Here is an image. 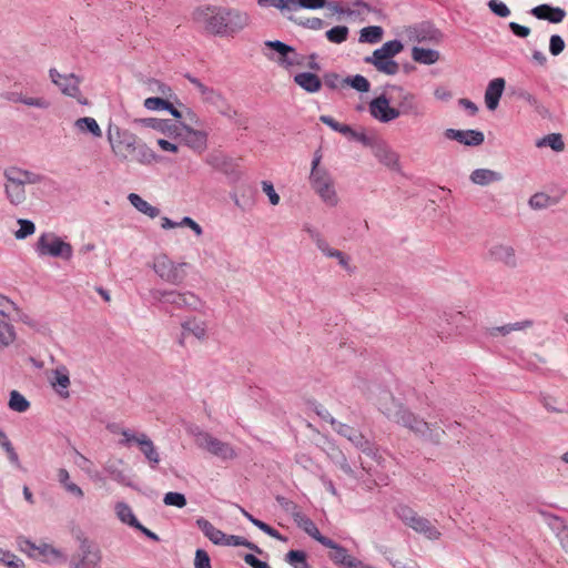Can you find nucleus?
Returning a JSON list of instances; mask_svg holds the SVG:
<instances>
[{"mask_svg": "<svg viewBox=\"0 0 568 568\" xmlns=\"http://www.w3.org/2000/svg\"><path fill=\"white\" fill-rule=\"evenodd\" d=\"M291 21H293L295 24L301 26L306 29L311 30H321L324 27V21L320 18H294L288 17Z\"/></svg>", "mask_w": 568, "mask_h": 568, "instance_id": "48", "label": "nucleus"}, {"mask_svg": "<svg viewBox=\"0 0 568 568\" xmlns=\"http://www.w3.org/2000/svg\"><path fill=\"white\" fill-rule=\"evenodd\" d=\"M555 521L561 525V529L558 531V538L561 547L568 554V526L564 525V521L559 517H555Z\"/></svg>", "mask_w": 568, "mask_h": 568, "instance_id": "63", "label": "nucleus"}, {"mask_svg": "<svg viewBox=\"0 0 568 568\" xmlns=\"http://www.w3.org/2000/svg\"><path fill=\"white\" fill-rule=\"evenodd\" d=\"M368 110L371 115L382 123H389L398 118V112L395 106H390V100L386 94L374 98L368 104Z\"/></svg>", "mask_w": 568, "mask_h": 568, "instance_id": "16", "label": "nucleus"}, {"mask_svg": "<svg viewBox=\"0 0 568 568\" xmlns=\"http://www.w3.org/2000/svg\"><path fill=\"white\" fill-rule=\"evenodd\" d=\"M115 513L118 518L123 523L131 527H138L139 520L134 516L131 507L123 501H120L115 505Z\"/></svg>", "mask_w": 568, "mask_h": 568, "instance_id": "40", "label": "nucleus"}, {"mask_svg": "<svg viewBox=\"0 0 568 568\" xmlns=\"http://www.w3.org/2000/svg\"><path fill=\"white\" fill-rule=\"evenodd\" d=\"M3 176L7 182L19 183L22 186L26 184H38L44 180V176L28 170L20 169L18 166H9L4 170Z\"/></svg>", "mask_w": 568, "mask_h": 568, "instance_id": "21", "label": "nucleus"}, {"mask_svg": "<svg viewBox=\"0 0 568 568\" xmlns=\"http://www.w3.org/2000/svg\"><path fill=\"white\" fill-rule=\"evenodd\" d=\"M404 49L400 40L394 39L385 42L381 48L373 51L372 55L364 58V62L372 64L375 69L387 75H395L399 71V64L394 57L399 54Z\"/></svg>", "mask_w": 568, "mask_h": 568, "instance_id": "4", "label": "nucleus"}, {"mask_svg": "<svg viewBox=\"0 0 568 568\" xmlns=\"http://www.w3.org/2000/svg\"><path fill=\"white\" fill-rule=\"evenodd\" d=\"M293 516L297 526L302 528L308 536L315 539V536L320 534L315 523L301 511L295 513Z\"/></svg>", "mask_w": 568, "mask_h": 568, "instance_id": "42", "label": "nucleus"}, {"mask_svg": "<svg viewBox=\"0 0 568 568\" xmlns=\"http://www.w3.org/2000/svg\"><path fill=\"white\" fill-rule=\"evenodd\" d=\"M412 58L418 63L430 65L439 60L440 53L434 49L414 47L412 49Z\"/></svg>", "mask_w": 568, "mask_h": 568, "instance_id": "34", "label": "nucleus"}, {"mask_svg": "<svg viewBox=\"0 0 568 568\" xmlns=\"http://www.w3.org/2000/svg\"><path fill=\"white\" fill-rule=\"evenodd\" d=\"M20 549L27 552L30 557L42 560L44 562L65 561L67 557L57 548L49 544H41L37 546L29 539H21L19 541Z\"/></svg>", "mask_w": 568, "mask_h": 568, "instance_id": "15", "label": "nucleus"}, {"mask_svg": "<svg viewBox=\"0 0 568 568\" xmlns=\"http://www.w3.org/2000/svg\"><path fill=\"white\" fill-rule=\"evenodd\" d=\"M505 84L504 78H496L488 83L485 91V103L488 110L494 111L498 106Z\"/></svg>", "mask_w": 568, "mask_h": 568, "instance_id": "25", "label": "nucleus"}, {"mask_svg": "<svg viewBox=\"0 0 568 568\" xmlns=\"http://www.w3.org/2000/svg\"><path fill=\"white\" fill-rule=\"evenodd\" d=\"M294 82L307 93L318 92L322 88L321 78L313 72H300L294 75Z\"/></svg>", "mask_w": 568, "mask_h": 568, "instance_id": "29", "label": "nucleus"}, {"mask_svg": "<svg viewBox=\"0 0 568 568\" xmlns=\"http://www.w3.org/2000/svg\"><path fill=\"white\" fill-rule=\"evenodd\" d=\"M183 335H193L195 338L203 341L206 337V322L195 317L187 318L181 323Z\"/></svg>", "mask_w": 568, "mask_h": 568, "instance_id": "31", "label": "nucleus"}, {"mask_svg": "<svg viewBox=\"0 0 568 568\" xmlns=\"http://www.w3.org/2000/svg\"><path fill=\"white\" fill-rule=\"evenodd\" d=\"M384 34V30L379 26L365 27L359 31L358 41L362 43H378Z\"/></svg>", "mask_w": 568, "mask_h": 568, "instance_id": "39", "label": "nucleus"}, {"mask_svg": "<svg viewBox=\"0 0 568 568\" xmlns=\"http://www.w3.org/2000/svg\"><path fill=\"white\" fill-rule=\"evenodd\" d=\"M6 193L11 204L19 205L26 200L24 186L21 184L7 182Z\"/></svg>", "mask_w": 568, "mask_h": 568, "instance_id": "41", "label": "nucleus"}, {"mask_svg": "<svg viewBox=\"0 0 568 568\" xmlns=\"http://www.w3.org/2000/svg\"><path fill=\"white\" fill-rule=\"evenodd\" d=\"M565 49V41L558 34H552L549 39V52L552 55H559Z\"/></svg>", "mask_w": 568, "mask_h": 568, "instance_id": "59", "label": "nucleus"}, {"mask_svg": "<svg viewBox=\"0 0 568 568\" xmlns=\"http://www.w3.org/2000/svg\"><path fill=\"white\" fill-rule=\"evenodd\" d=\"M322 156L316 153L312 161L310 182L314 191L326 205L336 206L338 197L334 187V182L331 174L325 169L318 168Z\"/></svg>", "mask_w": 568, "mask_h": 568, "instance_id": "5", "label": "nucleus"}, {"mask_svg": "<svg viewBox=\"0 0 568 568\" xmlns=\"http://www.w3.org/2000/svg\"><path fill=\"white\" fill-rule=\"evenodd\" d=\"M141 123L145 124L149 128H152L154 130L165 132L169 130L170 125L169 123H172L171 120H163V119H156V118H148V119H141L139 120Z\"/></svg>", "mask_w": 568, "mask_h": 568, "instance_id": "55", "label": "nucleus"}, {"mask_svg": "<svg viewBox=\"0 0 568 568\" xmlns=\"http://www.w3.org/2000/svg\"><path fill=\"white\" fill-rule=\"evenodd\" d=\"M9 407L14 412L24 413L29 409L30 403L18 390H12L10 393Z\"/></svg>", "mask_w": 568, "mask_h": 568, "instance_id": "46", "label": "nucleus"}, {"mask_svg": "<svg viewBox=\"0 0 568 568\" xmlns=\"http://www.w3.org/2000/svg\"><path fill=\"white\" fill-rule=\"evenodd\" d=\"M262 189L266 193V195L268 196L270 203L272 205H277L280 203V195L275 192L272 182L263 181L262 182Z\"/></svg>", "mask_w": 568, "mask_h": 568, "instance_id": "62", "label": "nucleus"}, {"mask_svg": "<svg viewBox=\"0 0 568 568\" xmlns=\"http://www.w3.org/2000/svg\"><path fill=\"white\" fill-rule=\"evenodd\" d=\"M444 136L448 140L457 141L460 144L467 146H478L483 144L485 140L484 133L478 130L446 129L444 132Z\"/></svg>", "mask_w": 568, "mask_h": 568, "instance_id": "20", "label": "nucleus"}, {"mask_svg": "<svg viewBox=\"0 0 568 568\" xmlns=\"http://www.w3.org/2000/svg\"><path fill=\"white\" fill-rule=\"evenodd\" d=\"M181 132L178 135L183 143L196 152H203L207 146V134L204 131L194 130L185 122H180Z\"/></svg>", "mask_w": 568, "mask_h": 568, "instance_id": "19", "label": "nucleus"}, {"mask_svg": "<svg viewBox=\"0 0 568 568\" xmlns=\"http://www.w3.org/2000/svg\"><path fill=\"white\" fill-rule=\"evenodd\" d=\"M18 223L20 227L14 233L18 240H23L34 233L36 225L32 221L20 219Z\"/></svg>", "mask_w": 568, "mask_h": 568, "instance_id": "49", "label": "nucleus"}, {"mask_svg": "<svg viewBox=\"0 0 568 568\" xmlns=\"http://www.w3.org/2000/svg\"><path fill=\"white\" fill-rule=\"evenodd\" d=\"M264 44L278 54V57L270 55L267 59L275 61L280 67L284 69H287V61L290 59V54L294 53V48L280 40H267Z\"/></svg>", "mask_w": 568, "mask_h": 568, "instance_id": "27", "label": "nucleus"}, {"mask_svg": "<svg viewBox=\"0 0 568 568\" xmlns=\"http://www.w3.org/2000/svg\"><path fill=\"white\" fill-rule=\"evenodd\" d=\"M34 250L40 257L51 256L69 261L73 255L71 244L64 242L54 233H42L36 243Z\"/></svg>", "mask_w": 568, "mask_h": 568, "instance_id": "7", "label": "nucleus"}, {"mask_svg": "<svg viewBox=\"0 0 568 568\" xmlns=\"http://www.w3.org/2000/svg\"><path fill=\"white\" fill-rule=\"evenodd\" d=\"M51 384L62 398H69L70 376L65 366L58 367L53 371Z\"/></svg>", "mask_w": 568, "mask_h": 568, "instance_id": "28", "label": "nucleus"}, {"mask_svg": "<svg viewBox=\"0 0 568 568\" xmlns=\"http://www.w3.org/2000/svg\"><path fill=\"white\" fill-rule=\"evenodd\" d=\"M185 78L200 91L204 101L211 103L214 106H220V103L225 104V99L220 92L213 88L206 87L197 78L191 74H186Z\"/></svg>", "mask_w": 568, "mask_h": 568, "instance_id": "26", "label": "nucleus"}, {"mask_svg": "<svg viewBox=\"0 0 568 568\" xmlns=\"http://www.w3.org/2000/svg\"><path fill=\"white\" fill-rule=\"evenodd\" d=\"M488 8L490 11L500 18H506L510 14L509 8L500 0H489Z\"/></svg>", "mask_w": 568, "mask_h": 568, "instance_id": "57", "label": "nucleus"}, {"mask_svg": "<svg viewBox=\"0 0 568 568\" xmlns=\"http://www.w3.org/2000/svg\"><path fill=\"white\" fill-rule=\"evenodd\" d=\"M106 138L112 152L122 160L128 159V153L135 148L138 141L135 134L112 123L108 126Z\"/></svg>", "mask_w": 568, "mask_h": 568, "instance_id": "10", "label": "nucleus"}, {"mask_svg": "<svg viewBox=\"0 0 568 568\" xmlns=\"http://www.w3.org/2000/svg\"><path fill=\"white\" fill-rule=\"evenodd\" d=\"M49 75L51 81L59 87L64 95L77 99V101L82 105H87L89 103L88 100L81 95V80L78 75L74 73L61 74L54 68L49 70Z\"/></svg>", "mask_w": 568, "mask_h": 568, "instance_id": "14", "label": "nucleus"}, {"mask_svg": "<svg viewBox=\"0 0 568 568\" xmlns=\"http://www.w3.org/2000/svg\"><path fill=\"white\" fill-rule=\"evenodd\" d=\"M194 567L212 568L210 556L204 549H197L195 551Z\"/></svg>", "mask_w": 568, "mask_h": 568, "instance_id": "61", "label": "nucleus"}, {"mask_svg": "<svg viewBox=\"0 0 568 568\" xmlns=\"http://www.w3.org/2000/svg\"><path fill=\"white\" fill-rule=\"evenodd\" d=\"M377 405L381 413L389 420L409 429L425 442L434 445L440 444L445 430L440 427H435V425L429 424L424 418L410 412L403 404L397 402L392 393L383 390Z\"/></svg>", "mask_w": 568, "mask_h": 568, "instance_id": "2", "label": "nucleus"}, {"mask_svg": "<svg viewBox=\"0 0 568 568\" xmlns=\"http://www.w3.org/2000/svg\"><path fill=\"white\" fill-rule=\"evenodd\" d=\"M395 515L409 528L424 535L430 540H438L440 531L425 517L419 516L407 505H398L394 509Z\"/></svg>", "mask_w": 568, "mask_h": 568, "instance_id": "6", "label": "nucleus"}, {"mask_svg": "<svg viewBox=\"0 0 568 568\" xmlns=\"http://www.w3.org/2000/svg\"><path fill=\"white\" fill-rule=\"evenodd\" d=\"M79 557V560L73 564V568H99L101 561L100 549L87 538L80 539Z\"/></svg>", "mask_w": 568, "mask_h": 568, "instance_id": "17", "label": "nucleus"}, {"mask_svg": "<svg viewBox=\"0 0 568 568\" xmlns=\"http://www.w3.org/2000/svg\"><path fill=\"white\" fill-rule=\"evenodd\" d=\"M123 439L120 442L124 446H130L135 443L141 453L144 455L152 469H156L160 463V455L153 442L148 437L146 434H134L130 429L122 430Z\"/></svg>", "mask_w": 568, "mask_h": 568, "instance_id": "11", "label": "nucleus"}, {"mask_svg": "<svg viewBox=\"0 0 568 568\" xmlns=\"http://www.w3.org/2000/svg\"><path fill=\"white\" fill-rule=\"evenodd\" d=\"M374 156L393 171H399V155L385 141L376 139L371 145Z\"/></svg>", "mask_w": 568, "mask_h": 568, "instance_id": "18", "label": "nucleus"}, {"mask_svg": "<svg viewBox=\"0 0 568 568\" xmlns=\"http://www.w3.org/2000/svg\"><path fill=\"white\" fill-rule=\"evenodd\" d=\"M16 339L13 326L7 321L6 314L0 312V348L9 346Z\"/></svg>", "mask_w": 568, "mask_h": 568, "instance_id": "37", "label": "nucleus"}, {"mask_svg": "<svg viewBox=\"0 0 568 568\" xmlns=\"http://www.w3.org/2000/svg\"><path fill=\"white\" fill-rule=\"evenodd\" d=\"M128 200L131 205L134 206L139 212L148 215L151 219L160 215V210L143 200L139 194L130 193Z\"/></svg>", "mask_w": 568, "mask_h": 568, "instance_id": "35", "label": "nucleus"}, {"mask_svg": "<svg viewBox=\"0 0 568 568\" xmlns=\"http://www.w3.org/2000/svg\"><path fill=\"white\" fill-rule=\"evenodd\" d=\"M74 128L81 133H90L93 138H101L102 130L95 119L90 116L80 118L74 122Z\"/></svg>", "mask_w": 568, "mask_h": 568, "instance_id": "36", "label": "nucleus"}, {"mask_svg": "<svg viewBox=\"0 0 568 568\" xmlns=\"http://www.w3.org/2000/svg\"><path fill=\"white\" fill-rule=\"evenodd\" d=\"M351 555L348 554L347 549L341 545L337 546V548H335L331 554H329V558L331 560L339 566V567H344L345 564L347 562V560L349 559Z\"/></svg>", "mask_w": 568, "mask_h": 568, "instance_id": "51", "label": "nucleus"}, {"mask_svg": "<svg viewBox=\"0 0 568 568\" xmlns=\"http://www.w3.org/2000/svg\"><path fill=\"white\" fill-rule=\"evenodd\" d=\"M192 21L201 31L219 37L233 36L250 21L247 13L220 6H201L192 12Z\"/></svg>", "mask_w": 568, "mask_h": 568, "instance_id": "1", "label": "nucleus"}, {"mask_svg": "<svg viewBox=\"0 0 568 568\" xmlns=\"http://www.w3.org/2000/svg\"><path fill=\"white\" fill-rule=\"evenodd\" d=\"M343 82L362 93L368 92L371 89L369 81L362 74L347 77L343 80Z\"/></svg>", "mask_w": 568, "mask_h": 568, "instance_id": "47", "label": "nucleus"}, {"mask_svg": "<svg viewBox=\"0 0 568 568\" xmlns=\"http://www.w3.org/2000/svg\"><path fill=\"white\" fill-rule=\"evenodd\" d=\"M150 296L153 304L161 305V310L166 313H173L175 310L200 311L203 306L200 297L189 291L153 288L150 291Z\"/></svg>", "mask_w": 568, "mask_h": 568, "instance_id": "3", "label": "nucleus"}, {"mask_svg": "<svg viewBox=\"0 0 568 568\" xmlns=\"http://www.w3.org/2000/svg\"><path fill=\"white\" fill-rule=\"evenodd\" d=\"M194 436L196 445L200 448L207 450L210 454L223 460L236 457V453L230 444L213 437L210 433L197 430Z\"/></svg>", "mask_w": 568, "mask_h": 568, "instance_id": "12", "label": "nucleus"}, {"mask_svg": "<svg viewBox=\"0 0 568 568\" xmlns=\"http://www.w3.org/2000/svg\"><path fill=\"white\" fill-rule=\"evenodd\" d=\"M129 153H135V159L141 164H151L156 158L155 153L145 143H139L138 141L135 148L131 149Z\"/></svg>", "mask_w": 568, "mask_h": 568, "instance_id": "43", "label": "nucleus"}, {"mask_svg": "<svg viewBox=\"0 0 568 568\" xmlns=\"http://www.w3.org/2000/svg\"><path fill=\"white\" fill-rule=\"evenodd\" d=\"M325 6L326 0H294L293 11L298 9L316 10L324 8Z\"/></svg>", "mask_w": 568, "mask_h": 568, "instance_id": "53", "label": "nucleus"}, {"mask_svg": "<svg viewBox=\"0 0 568 568\" xmlns=\"http://www.w3.org/2000/svg\"><path fill=\"white\" fill-rule=\"evenodd\" d=\"M197 528L204 534L206 538H209L215 545H222L223 539L225 538V534L217 529L212 523L207 519L200 517L196 519Z\"/></svg>", "mask_w": 568, "mask_h": 568, "instance_id": "33", "label": "nucleus"}, {"mask_svg": "<svg viewBox=\"0 0 568 568\" xmlns=\"http://www.w3.org/2000/svg\"><path fill=\"white\" fill-rule=\"evenodd\" d=\"M536 145L538 148L549 146L556 152H561L565 149L562 136L559 133H550L544 136L542 139L537 141Z\"/></svg>", "mask_w": 568, "mask_h": 568, "instance_id": "44", "label": "nucleus"}, {"mask_svg": "<svg viewBox=\"0 0 568 568\" xmlns=\"http://www.w3.org/2000/svg\"><path fill=\"white\" fill-rule=\"evenodd\" d=\"M469 180L476 185L486 186L501 181L503 174L490 169H476L470 173Z\"/></svg>", "mask_w": 568, "mask_h": 568, "instance_id": "30", "label": "nucleus"}, {"mask_svg": "<svg viewBox=\"0 0 568 568\" xmlns=\"http://www.w3.org/2000/svg\"><path fill=\"white\" fill-rule=\"evenodd\" d=\"M144 106L148 110H163L164 108H169V101L159 97H151L144 100Z\"/></svg>", "mask_w": 568, "mask_h": 568, "instance_id": "58", "label": "nucleus"}, {"mask_svg": "<svg viewBox=\"0 0 568 568\" xmlns=\"http://www.w3.org/2000/svg\"><path fill=\"white\" fill-rule=\"evenodd\" d=\"M326 8L332 10L334 13L337 14H346L348 17H358L362 16L361 11L352 10L351 8H344L341 6L337 1H328L326 0Z\"/></svg>", "mask_w": 568, "mask_h": 568, "instance_id": "56", "label": "nucleus"}, {"mask_svg": "<svg viewBox=\"0 0 568 568\" xmlns=\"http://www.w3.org/2000/svg\"><path fill=\"white\" fill-rule=\"evenodd\" d=\"M163 501L166 506L183 508L186 505V498L182 493L169 491L164 495Z\"/></svg>", "mask_w": 568, "mask_h": 568, "instance_id": "50", "label": "nucleus"}, {"mask_svg": "<svg viewBox=\"0 0 568 568\" xmlns=\"http://www.w3.org/2000/svg\"><path fill=\"white\" fill-rule=\"evenodd\" d=\"M0 561L9 568H23L24 562L9 550H1Z\"/></svg>", "mask_w": 568, "mask_h": 568, "instance_id": "54", "label": "nucleus"}, {"mask_svg": "<svg viewBox=\"0 0 568 568\" xmlns=\"http://www.w3.org/2000/svg\"><path fill=\"white\" fill-rule=\"evenodd\" d=\"M2 98L10 102H19L39 109H48L50 106V102L44 98H28L19 92H6L2 94Z\"/></svg>", "mask_w": 568, "mask_h": 568, "instance_id": "32", "label": "nucleus"}, {"mask_svg": "<svg viewBox=\"0 0 568 568\" xmlns=\"http://www.w3.org/2000/svg\"><path fill=\"white\" fill-rule=\"evenodd\" d=\"M333 430L347 438L356 448L367 456L376 458L377 448L358 429L338 420H333Z\"/></svg>", "mask_w": 568, "mask_h": 568, "instance_id": "13", "label": "nucleus"}, {"mask_svg": "<svg viewBox=\"0 0 568 568\" xmlns=\"http://www.w3.org/2000/svg\"><path fill=\"white\" fill-rule=\"evenodd\" d=\"M348 34L349 29L346 26H336L327 30L325 37L329 42L341 44L347 40Z\"/></svg>", "mask_w": 568, "mask_h": 568, "instance_id": "45", "label": "nucleus"}, {"mask_svg": "<svg viewBox=\"0 0 568 568\" xmlns=\"http://www.w3.org/2000/svg\"><path fill=\"white\" fill-rule=\"evenodd\" d=\"M260 7H274L282 11H293L294 0H257Z\"/></svg>", "mask_w": 568, "mask_h": 568, "instance_id": "52", "label": "nucleus"}, {"mask_svg": "<svg viewBox=\"0 0 568 568\" xmlns=\"http://www.w3.org/2000/svg\"><path fill=\"white\" fill-rule=\"evenodd\" d=\"M530 13L539 20H547L550 23H560L566 16L564 9L547 3L532 8Z\"/></svg>", "mask_w": 568, "mask_h": 568, "instance_id": "23", "label": "nucleus"}, {"mask_svg": "<svg viewBox=\"0 0 568 568\" xmlns=\"http://www.w3.org/2000/svg\"><path fill=\"white\" fill-rule=\"evenodd\" d=\"M488 255L493 261L503 263L508 267L513 268L517 266L515 250L510 245H494L489 248Z\"/></svg>", "mask_w": 568, "mask_h": 568, "instance_id": "22", "label": "nucleus"}, {"mask_svg": "<svg viewBox=\"0 0 568 568\" xmlns=\"http://www.w3.org/2000/svg\"><path fill=\"white\" fill-rule=\"evenodd\" d=\"M286 561L295 567V565L303 564L307 566L306 555L302 550H290L286 554Z\"/></svg>", "mask_w": 568, "mask_h": 568, "instance_id": "60", "label": "nucleus"}, {"mask_svg": "<svg viewBox=\"0 0 568 568\" xmlns=\"http://www.w3.org/2000/svg\"><path fill=\"white\" fill-rule=\"evenodd\" d=\"M390 88L396 92L394 102L396 104L395 110L398 112V118L400 115L423 118L426 114V108L417 94L400 85H392Z\"/></svg>", "mask_w": 568, "mask_h": 568, "instance_id": "8", "label": "nucleus"}, {"mask_svg": "<svg viewBox=\"0 0 568 568\" xmlns=\"http://www.w3.org/2000/svg\"><path fill=\"white\" fill-rule=\"evenodd\" d=\"M121 464H122V460H109L104 465V470L110 476V478L113 479L114 481H116L121 485L130 486L128 476L119 467Z\"/></svg>", "mask_w": 568, "mask_h": 568, "instance_id": "38", "label": "nucleus"}, {"mask_svg": "<svg viewBox=\"0 0 568 568\" xmlns=\"http://www.w3.org/2000/svg\"><path fill=\"white\" fill-rule=\"evenodd\" d=\"M414 36L418 42L439 43L444 34L430 22H423L414 27Z\"/></svg>", "mask_w": 568, "mask_h": 568, "instance_id": "24", "label": "nucleus"}, {"mask_svg": "<svg viewBox=\"0 0 568 568\" xmlns=\"http://www.w3.org/2000/svg\"><path fill=\"white\" fill-rule=\"evenodd\" d=\"M243 559L245 564H247L252 568H271V566L267 562L260 560L253 554L244 555Z\"/></svg>", "mask_w": 568, "mask_h": 568, "instance_id": "64", "label": "nucleus"}, {"mask_svg": "<svg viewBox=\"0 0 568 568\" xmlns=\"http://www.w3.org/2000/svg\"><path fill=\"white\" fill-rule=\"evenodd\" d=\"M187 263H175L166 255H159L154 258L153 271L164 282L172 285H180L186 277L185 267Z\"/></svg>", "mask_w": 568, "mask_h": 568, "instance_id": "9", "label": "nucleus"}]
</instances>
